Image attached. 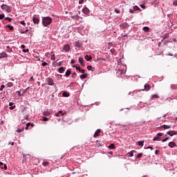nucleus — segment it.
Returning <instances> with one entry per match:
<instances>
[{"label": "nucleus", "instance_id": "1", "mask_svg": "<svg viewBox=\"0 0 177 177\" xmlns=\"http://www.w3.org/2000/svg\"><path fill=\"white\" fill-rule=\"evenodd\" d=\"M52 24V19L50 17H44L42 18V24L44 27H48Z\"/></svg>", "mask_w": 177, "mask_h": 177}, {"label": "nucleus", "instance_id": "2", "mask_svg": "<svg viewBox=\"0 0 177 177\" xmlns=\"http://www.w3.org/2000/svg\"><path fill=\"white\" fill-rule=\"evenodd\" d=\"M46 82H47L48 85L53 86L55 85V89H57V86L56 84H55V82H53V80L50 77H47L46 79Z\"/></svg>", "mask_w": 177, "mask_h": 177}, {"label": "nucleus", "instance_id": "3", "mask_svg": "<svg viewBox=\"0 0 177 177\" xmlns=\"http://www.w3.org/2000/svg\"><path fill=\"white\" fill-rule=\"evenodd\" d=\"M1 8L3 10H6L7 13H10V12H12V9L10 8V6H8L7 5L2 4Z\"/></svg>", "mask_w": 177, "mask_h": 177}, {"label": "nucleus", "instance_id": "4", "mask_svg": "<svg viewBox=\"0 0 177 177\" xmlns=\"http://www.w3.org/2000/svg\"><path fill=\"white\" fill-rule=\"evenodd\" d=\"M167 135H169V136H174V135H177V131H167V133L165 134V136H167Z\"/></svg>", "mask_w": 177, "mask_h": 177}, {"label": "nucleus", "instance_id": "5", "mask_svg": "<svg viewBox=\"0 0 177 177\" xmlns=\"http://www.w3.org/2000/svg\"><path fill=\"white\" fill-rule=\"evenodd\" d=\"M91 10H89V8H86V7H84L83 9H82V12L84 14V15H89Z\"/></svg>", "mask_w": 177, "mask_h": 177}, {"label": "nucleus", "instance_id": "6", "mask_svg": "<svg viewBox=\"0 0 177 177\" xmlns=\"http://www.w3.org/2000/svg\"><path fill=\"white\" fill-rule=\"evenodd\" d=\"M160 136H162V133H159L156 135V136L153 139V140H161V138Z\"/></svg>", "mask_w": 177, "mask_h": 177}, {"label": "nucleus", "instance_id": "7", "mask_svg": "<svg viewBox=\"0 0 177 177\" xmlns=\"http://www.w3.org/2000/svg\"><path fill=\"white\" fill-rule=\"evenodd\" d=\"M162 128H163L164 129H170L171 125L163 124V125L160 126V127H158L159 129H161Z\"/></svg>", "mask_w": 177, "mask_h": 177}, {"label": "nucleus", "instance_id": "8", "mask_svg": "<svg viewBox=\"0 0 177 177\" xmlns=\"http://www.w3.org/2000/svg\"><path fill=\"white\" fill-rule=\"evenodd\" d=\"M32 21L35 24H39V19L32 17Z\"/></svg>", "mask_w": 177, "mask_h": 177}, {"label": "nucleus", "instance_id": "9", "mask_svg": "<svg viewBox=\"0 0 177 177\" xmlns=\"http://www.w3.org/2000/svg\"><path fill=\"white\" fill-rule=\"evenodd\" d=\"M5 57H8V54L5 52H2L0 53V59H3Z\"/></svg>", "mask_w": 177, "mask_h": 177}, {"label": "nucleus", "instance_id": "10", "mask_svg": "<svg viewBox=\"0 0 177 177\" xmlns=\"http://www.w3.org/2000/svg\"><path fill=\"white\" fill-rule=\"evenodd\" d=\"M28 117H29L28 115H26L25 117H24V119H22V120H21V124H26V120L27 121H28Z\"/></svg>", "mask_w": 177, "mask_h": 177}, {"label": "nucleus", "instance_id": "11", "mask_svg": "<svg viewBox=\"0 0 177 177\" xmlns=\"http://www.w3.org/2000/svg\"><path fill=\"white\" fill-rule=\"evenodd\" d=\"M70 49V45L68 44H66L64 46V50H65V52H69Z\"/></svg>", "mask_w": 177, "mask_h": 177}, {"label": "nucleus", "instance_id": "12", "mask_svg": "<svg viewBox=\"0 0 177 177\" xmlns=\"http://www.w3.org/2000/svg\"><path fill=\"white\" fill-rule=\"evenodd\" d=\"M13 102H10L9 106H10V110H15L16 109V105H13Z\"/></svg>", "mask_w": 177, "mask_h": 177}, {"label": "nucleus", "instance_id": "13", "mask_svg": "<svg viewBox=\"0 0 177 177\" xmlns=\"http://www.w3.org/2000/svg\"><path fill=\"white\" fill-rule=\"evenodd\" d=\"M94 138H97V136H100V129H97L94 133Z\"/></svg>", "mask_w": 177, "mask_h": 177}, {"label": "nucleus", "instance_id": "14", "mask_svg": "<svg viewBox=\"0 0 177 177\" xmlns=\"http://www.w3.org/2000/svg\"><path fill=\"white\" fill-rule=\"evenodd\" d=\"M151 88V86H150L149 84H145V89H143V91H150Z\"/></svg>", "mask_w": 177, "mask_h": 177}, {"label": "nucleus", "instance_id": "15", "mask_svg": "<svg viewBox=\"0 0 177 177\" xmlns=\"http://www.w3.org/2000/svg\"><path fill=\"white\" fill-rule=\"evenodd\" d=\"M70 75H71V69H68L65 73V76L66 77H70Z\"/></svg>", "mask_w": 177, "mask_h": 177}, {"label": "nucleus", "instance_id": "16", "mask_svg": "<svg viewBox=\"0 0 177 177\" xmlns=\"http://www.w3.org/2000/svg\"><path fill=\"white\" fill-rule=\"evenodd\" d=\"M85 59L87 62H91V60H92V55H86L85 56Z\"/></svg>", "mask_w": 177, "mask_h": 177}, {"label": "nucleus", "instance_id": "17", "mask_svg": "<svg viewBox=\"0 0 177 177\" xmlns=\"http://www.w3.org/2000/svg\"><path fill=\"white\" fill-rule=\"evenodd\" d=\"M79 63H80L81 66H85V64H84V58L79 57Z\"/></svg>", "mask_w": 177, "mask_h": 177}, {"label": "nucleus", "instance_id": "18", "mask_svg": "<svg viewBox=\"0 0 177 177\" xmlns=\"http://www.w3.org/2000/svg\"><path fill=\"white\" fill-rule=\"evenodd\" d=\"M175 146H176V144H175V142H170L169 143V147L173 148V147H175Z\"/></svg>", "mask_w": 177, "mask_h": 177}, {"label": "nucleus", "instance_id": "19", "mask_svg": "<svg viewBox=\"0 0 177 177\" xmlns=\"http://www.w3.org/2000/svg\"><path fill=\"white\" fill-rule=\"evenodd\" d=\"M43 115H45L46 117H49V115H50V112H49V111H44L43 112Z\"/></svg>", "mask_w": 177, "mask_h": 177}, {"label": "nucleus", "instance_id": "20", "mask_svg": "<svg viewBox=\"0 0 177 177\" xmlns=\"http://www.w3.org/2000/svg\"><path fill=\"white\" fill-rule=\"evenodd\" d=\"M66 70V68H64V67H60L59 68V73H60V74H62V73H64V71Z\"/></svg>", "mask_w": 177, "mask_h": 177}, {"label": "nucleus", "instance_id": "21", "mask_svg": "<svg viewBox=\"0 0 177 177\" xmlns=\"http://www.w3.org/2000/svg\"><path fill=\"white\" fill-rule=\"evenodd\" d=\"M109 149H110V150H114V149H115V145H114V144H110Z\"/></svg>", "mask_w": 177, "mask_h": 177}, {"label": "nucleus", "instance_id": "22", "mask_svg": "<svg viewBox=\"0 0 177 177\" xmlns=\"http://www.w3.org/2000/svg\"><path fill=\"white\" fill-rule=\"evenodd\" d=\"M62 96H64V97H68V96H70V94H68L67 92L64 91L62 93Z\"/></svg>", "mask_w": 177, "mask_h": 177}, {"label": "nucleus", "instance_id": "23", "mask_svg": "<svg viewBox=\"0 0 177 177\" xmlns=\"http://www.w3.org/2000/svg\"><path fill=\"white\" fill-rule=\"evenodd\" d=\"M143 143H145V141H138L137 142L136 145H138V146H141V147H143Z\"/></svg>", "mask_w": 177, "mask_h": 177}, {"label": "nucleus", "instance_id": "24", "mask_svg": "<svg viewBox=\"0 0 177 177\" xmlns=\"http://www.w3.org/2000/svg\"><path fill=\"white\" fill-rule=\"evenodd\" d=\"M143 31L145 32H149V31H150V28L145 26L143 28Z\"/></svg>", "mask_w": 177, "mask_h": 177}, {"label": "nucleus", "instance_id": "25", "mask_svg": "<svg viewBox=\"0 0 177 177\" xmlns=\"http://www.w3.org/2000/svg\"><path fill=\"white\" fill-rule=\"evenodd\" d=\"M87 77H88V75L86 74H85V73H84L83 75H80V78L82 80H85V78H87Z\"/></svg>", "mask_w": 177, "mask_h": 177}, {"label": "nucleus", "instance_id": "26", "mask_svg": "<svg viewBox=\"0 0 177 177\" xmlns=\"http://www.w3.org/2000/svg\"><path fill=\"white\" fill-rule=\"evenodd\" d=\"M51 60H55L56 57H55V53H51V57H50Z\"/></svg>", "mask_w": 177, "mask_h": 177}, {"label": "nucleus", "instance_id": "27", "mask_svg": "<svg viewBox=\"0 0 177 177\" xmlns=\"http://www.w3.org/2000/svg\"><path fill=\"white\" fill-rule=\"evenodd\" d=\"M7 52L8 53H11V52H12V48H10V46H7Z\"/></svg>", "mask_w": 177, "mask_h": 177}, {"label": "nucleus", "instance_id": "28", "mask_svg": "<svg viewBox=\"0 0 177 177\" xmlns=\"http://www.w3.org/2000/svg\"><path fill=\"white\" fill-rule=\"evenodd\" d=\"M136 10H140V9L138 7V6H133V11L136 12Z\"/></svg>", "mask_w": 177, "mask_h": 177}, {"label": "nucleus", "instance_id": "29", "mask_svg": "<svg viewBox=\"0 0 177 177\" xmlns=\"http://www.w3.org/2000/svg\"><path fill=\"white\" fill-rule=\"evenodd\" d=\"M7 86H8V88H12V86H13V83H12V82H8V83L7 84Z\"/></svg>", "mask_w": 177, "mask_h": 177}, {"label": "nucleus", "instance_id": "30", "mask_svg": "<svg viewBox=\"0 0 177 177\" xmlns=\"http://www.w3.org/2000/svg\"><path fill=\"white\" fill-rule=\"evenodd\" d=\"M158 98V95L157 94L152 95L151 99H157Z\"/></svg>", "mask_w": 177, "mask_h": 177}, {"label": "nucleus", "instance_id": "31", "mask_svg": "<svg viewBox=\"0 0 177 177\" xmlns=\"http://www.w3.org/2000/svg\"><path fill=\"white\" fill-rule=\"evenodd\" d=\"M133 151H131L128 153V154H129V156H130V157H133Z\"/></svg>", "mask_w": 177, "mask_h": 177}, {"label": "nucleus", "instance_id": "32", "mask_svg": "<svg viewBox=\"0 0 177 177\" xmlns=\"http://www.w3.org/2000/svg\"><path fill=\"white\" fill-rule=\"evenodd\" d=\"M143 156V153H140L137 155V157L136 158H140V157H142Z\"/></svg>", "mask_w": 177, "mask_h": 177}, {"label": "nucleus", "instance_id": "33", "mask_svg": "<svg viewBox=\"0 0 177 177\" xmlns=\"http://www.w3.org/2000/svg\"><path fill=\"white\" fill-rule=\"evenodd\" d=\"M77 77V73L75 72L72 73V78H75Z\"/></svg>", "mask_w": 177, "mask_h": 177}, {"label": "nucleus", "instance_id": "34", "mask_svg": "<svg viewBox=\"0 0 177 177\" xmlns=\"http://www.w3.org/2000/svg\"><path fill=\"white\" fill-rule=\"evenodd\" d=\"M24 131V128H23L22 129H18L17 130V132H18L19 133H20V132H23Z\"/></svg>", "mask_w": 177, "mask_h": 177}, {"label": "nucleus", "instance_id": "35", "mask_svg": "<svg viewBox=\"0 0 177 177\" xmlns=\"http://www.w3.org/2000/svg\"><path fill=\"white\" fill-rule=\"evenodd\" d=\"M6 27H8V28H10V30H13V26H12L11 25H7Z\"/></svg>", "mask_w": 177, "mask_h": 177}, {"label": "nucleus", "instance_id": "36", "mask_svg": "<svg viewBox=\"0 0 177 177\" xmlns=\"http://www.w3.org/2000/svg\"><path fill=\"white\" fill-rule=\"evenodd\" d=\"M27 32H28V29H26V30H24V31H21V34H27Z\"/></svg>", "mask_w": 177, "mask_h": 177}, {"label": "nucleus", "instance_id": "37", "mask_svg": "<svg viewBox=\"0 0 177 177\" xmlns=\"http://www.w3.org/2000/svg\"><path fill=\"white\" fill-rule=\"evenodd\" d=\"M43 121H49V118H46V117H43Z\"/></svg>", "mask_w": 177, "mask_h": 177}, {"label": "nucleus", "instance_id": "38", "mask_svg": "<svg viewBox=\"0 0 177 177\" xmlns=\"http://www.w3.org/2000/svg\"><path fill=\"white\" fill-rule=\"evenodd\" d=\"M4 17H5V15L3 14L0 15V20H2V19H3Z\"/></svg>", "mask_w": 177, "mask_h": 177}, {"label": "nucleus", "instance_id": "39", "mask_svg": "<svg viewBox=\"0 0 177 177\" xmlns=\"http://www.w3.org/2000/svg\"><path fill=\"white\" fill-rule=\"evenodd\" d=\"M41 66H43V67H45V66H48V62H43L41 64Z\"/></svg>", "mask_w": 177, "mask_h": 177}, {"label": "nucleus", "instance_id": "40", "mask_svg": "<svg viewBox=\"0 0 177 177\" xmlns=\"http://www.w3.org/2000/svg\"><path fill=\"white\" fill-rule=\"evenodd\" d=\"M5 20H8V21H12V18L6 17Z\"/></svg>", "mask_w": 177, "mask_h": 177}, {"label": "nucleus", "instance_id": "41", "mask_svg": "<svg viewBox=\"0 0 177 177\" xmlns=\"http://www.w3.org/2000/svg\"><path fill=\"white\" fill-rule=\"evenodd\" d=\"M140 8H142V9H146V6H145V4H141Z\"/></svg>", "mask_w": 177, "mask_h": 177}, {"label": "nucleus", "instance_id": "42", "mask_svg": "<svg viewBox=\"0 0 177 177\" xmlns=\"http://www.w3.org/2000/svg\"><path fill=\"white\" fill-rule=\"evenodd\" d=\"M20 24H21L22 26H26V22H24V21H21Z\"/></svg>", "mask_w": 177, "mask_h": 177}, {"label": "nucleus", "instance_id": "43", "mask_svg": "<svg viewBox=\"0 0 177 177\" xmlns=\"http://www.w3.org/2000/svg\"><path fill=\"white\" fill-rule=\"evenodd\" d=\"M76 70H77L78 71L81 72V67L80 66H76Z\"/></svg>", "mask_w": 177, "mask_h": 177}, {"label": "nucleus", "instance_id": "44", "mask_svg": "<svg viewBox=\"0 0 177 177\" xmlns=\"http://www.w3.org/2000/svg\"><path fill=\"white\" fill-rule=\"evenodd\" d=\"M173 5H174V6H177V0H175V1L173 2Z\"/></svg>", "mask_w": 177, "mask_h": 177}, {"label": "nucleus", "instance_id": "45", "mask_svg": "<svg viewBox=\"0 0 177 177\" xmlns=\"http://www.w3.org/2000/svg\"><path fill=\"white\" fill-rule=\"evenodd\" d=\"M87 70H88V71L92 70V66H87Z\"/></svg>", "mask_w": 177, "mask_h": 177}, {"label": "nucleus", "instance_id": "46", "mask_svg": "<svg viewBox=\"0 0 177 177\" xmlns=\"http://www.w3.org/2000/svg\"><path fill=\"white\" fill-rule=\"evenodd\" d=\"M115 13H120V10H118V9H115Z\"/></svg>", "mask_w": 177, "mask_h": 177}, {"label": "nucleus", "instance_id": "47", "mask_svg": "<svg viewBox=\"0 0 177 177\" xmlns=\"http://www.w3.org/2000/svg\"><path fill=\"white\" fill-rule=\"evenodd\" d=\"M168 139H169L168 138H165V139H162V142H167V141L168 140Z\"/></svg>", "mask_w": 177, "mask_h": 177}, {"label": "nucleus", "instance_id": "48", "mask_svg": "<svg viewBox=\"0 0 177 177\" xmlns=\"http://www.w3.org/2000/svg\"><path fill=\"white\" fill-rule=\"evenodd\" d=\"M5 88V85H1L0 88V91H3V88Z\"/></svg>", "mask_w": 177, "mask_h": 177}, {"label": "nucleus", "instance_id": "49", "mask_svg": "<svg viewBox=\"0 0 177 177\" xmlns=\"http://www.w3.org/2000/svg\"><path fill=\"white\" fill-rule=\"evenodd\" d=\"M3 168L4 169H8V166L6 165V164H3Z\"/></svg>", "mask_w": 177, "mask_h": 177}, {"label": "nucleus", "instance_id": "50", "mask_svg": "<svg viewBox=\"0 0 177 177\" xmlns=\"http://www.w3.org/2000/svg\"><path fill=\"white\" fill-rule=\"evenodd\" d=\"M23 52H24V53H27V52H28V49H24Z\"/></svg>", "mask_w": 177, "mask_h": 177}, {"label": "nucleus", "instance_id": "51", "mask_svg": "<svg viewBox=\"0 0 177 177\" xmlns=\"http://www.w3.org/2000/svg\"><path fill=\"white\" fill-rule=\"evenodd\" d=\"M17 93H18V96L20 97L21 96V94L20 93V91H17Z\"/></svg>", "mask_w": 177, "mask_h": 177}, {"label": "nucleus", "instance_id": "52", "mask_svg": "<svg viewBox=\"0 0 177 177\" xmlns=\"http://www.w3.org/2000/svg\"><path fill=\"white\" fill-rule=\"evenodd\" d=\"M80 73L82 74H85V71L84 69H81Z\"/></svg>", "mask_w": 177, "mask_h": 177}, {"label": "nucleus", "instance_id": "53", "mask_svg": "<svg viewBox=\"0 0 177 177\" xmlns=\"http://www.w3.org/2000/svg\"><path fill=\"white\" fill-rule=\"evenodd\" d=\"M43 165H44V167H46V165H48V162H43Z\"/></svg>", "mask_w": 177, "mask_h": 177}, {"label": "nucleus", "instance_id": "54", "mask_svg": "<svg viewBox=\"0 0 177 177\" xmlns=\"http://www.w3.org/2000/svg\"><path fill=\"white\" fill-rule=\"evenodd\" d=\"M74 63H75V60L72 59V60L71 61V64H74Z\"/></svg>", "mask_w": 177, "mask_h": 177}, {"label": "nucleus", "instance_id": "55", "mask_svg": "<svg viewBox=\"0 0 177 177\" xmlns=\"http://www.w3.org/2000/svg\"><path fill=\"white\" fill-rule=\"evenodd\" d=\"M129 12H130V13H134L135 11L133 10H132V9H130Z\"/></svg>", "mask_w": 177, "mask_h": 177}, {"label": "nucleus", "instance_id": "56", "mask_svg": "<svg viewBox=\"0 0 177 177\" xmlns=\"http://www.w3.org/2000/svg\"><path fill=\"white\" fill-rule=\"evenodd\" d=\"M158 153H160V151H159V150H156V151H155V154H158Z\"/></svg>", "mask_w": 177, "mask_h": 177}, {"label": "nucleus", "instance_id": "57", "mask_svg": "<svg viewBox=\"0 0 177 177\" xmlns=\"http://www.w3.org/2000/svg\"><path fill=\"white\" fill-rule=\"evenodd\" d=\"M79 3H80V5H81V3H84V0H80V1H79Z\"/></svg>", "mask_w": 177, "mask_h": 177}, {"label": "nucleus", "instance_id": "58", "mask_svg": "<svg viewBox=\"0 0 177 177\" xmlns=\"http://www.w3.org/2000/svg\"><path fill=\"white\" fill-rule=\"evenodd\" d=\"M21 49H24V48H26V46L24 44H23L21 46Z\"/></svg>", "mask_w": 177, "mask_h": 177}, {"label": "nucleus", "instance_id": "59", "mask_svg": "<svg viewBox=\"0 0 177 177\" xmlns=\"http://www.w3.org/2000/svg\"><path fill=\"white\" fill-rule=\"evenodd\" d=\"M111 52L112 53H114V52H115V50L114 48H112V49L111 50Z\"/></svg>", "mask_w": 177, "mask_h": 177}, {"label": "nucleus", "instance_id": "60", "mask_svg": "<svg viewBox=\"0 0 177 177\" xmlns=\"http://www.w3.org/2000/svg\"><path fill=\"white\" fill-rule=\"evenodd\" d=\"M147 149H150L151 150H154V149L152 147H148Z\"/></svg>", "mask_w": 177, "mask_h": 177}, {"label": "nucleus", "instance_id": "61", "mask_svg": "<svg viewBox=\"0 0 177 177\" xmlns=\"http://www.w3.org/2000/svg\"><path fill=\"white\" fill-rule=\"evenodd\" d=\"M30 125H31V123H30V122L26 124V127H30Z\"/></svg>", "mask_w": 177, "mask_h": 177}, {"label": "nucleus", "instance_id": "62", "mask_svg": "<svg viewBox=\"0 0 177 177\" xmlns=\"http://www.w3.org/2000/svg\"><path fill=\"white\" fill-rule=\"evenodd\" d=\"M30 81H34V77L32 76L30 79Z\"/></svg>", "mask_w": 177, "mask_h": 177}, {"label": "nucleus", "instance_id": "63", "mask_svg": "<svg viewBox=\"0 0 177 177\" xmlns=\"http://www.w3.org/2000/svg\"><path fill=\"white\" fill-rule=\"evenodd\" d=\"M58 113L62 114V115H63V111H58Z\"/></svg>", "mask_w": 177, "mask_h": 177}, {"label": "nucleus", "instance_id": "64", "mask_svg": "<svg viewBox=\"0 0 177 177\" xmlns=\"http://www.w3.org/2000/svg\"><path fill=\"white\" fill-rule=\"evenodd\" d=\"M59 115H60V114H59V113H55V116H56V117H59Z\"/></svg>", "mask_w": 177, "mask_h": 177}]
</instances>
